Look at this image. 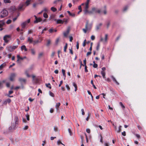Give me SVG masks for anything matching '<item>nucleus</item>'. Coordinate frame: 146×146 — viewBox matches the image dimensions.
Returning <instances> with one entry per match:
<instances>
[{"label": "nucleus", "mask_w": 146, "mask_h": 146, "mask_svg": "<svg viewBox=\"0 0 146 146\" xmlns=\"http://www.w3.org/2000/svg\"><path fill=\"white\" fill-rule=\"evenodd\" d=\"M90 12L91 14L94 13H98L100 14L101 13H103L104 15H106L107 14L106 6H104V8L102 9L101 10L94 7H92Z\"/></svg>", "instance_id": "nucleus-1"}, {"label": "nucleus", "mask_w": 146, "mask_h": 146, "mask_svg": "<svg viewBox=\"0 0 146 146\" xmlns=\"http://www.w3.org/2000/svg\"><path fill=\"white\" fill-rule=\"evenodd\" d=\"M92 27V24L89 23L88 21H87L85 25V28L83 29L82 30L85 33H86L87 31L90 30Z\"/></svg>", "instance_id": "nucleus-2"}, {"label": "nucleus", "mask_w": 146, "mask_h": 146, "mask_svg": "<svg viewBox=\"0 0 146 146\" xmlns=\"http://www.w3.org/2000/svg\"><path fill=\"white\" fill-rule=\"evenodd\" d=\"M8 14L7 11L5 9H3L1 12L0 17L1 18H3L7 16Z\"/></svg>", "instance_id": "nucleus-3"}, {"label": "nucleus", "mask_w": 146, "mask_h": 146, "mask_svg": "<svg viewBox=\"0 0 146 146\" xmlns=\"http://www.w3.org/2000/svg\"><path fill=\"white\" fill-rule=\"evenodd\" d=\"M11 38V36L10 35H6L5 36L3 37V40L6 43H7L9 41V40L8 39Z\"/></svg>", "instance_id": "nucleus-4"}, {"label": "nucleus", "mask_w": 146, "mask_h": 146, "mask_svg": "<svg viewBox=\"0 0 146 146\" xmlns=\"http://www.w3.org/2000/svg\"><path fill=\"white\" fill-rule=\"evenodd\" d=\"M34 16L35 19V20L34 21L35 23H37L42 21V19L40 17L37 18L36 15H34Z\"/></svg>", "instance_id": "nucleus-5"}, {"label": "nucleus", "mask_w": 146, "mask_h": 146, "mask_svg": "<svg viewBox=\"0 0 146 146\" xmlns=\"http://www.w3.org/2000/svg\"><path fill=\"white\" fill-rule=\"evenodd\" d=\"M32 76L33 82L36 84L38 82V80L37 78H36L35 76L34 75H33Z\"/></svg>", "instance_id": "nucleus-6"}, {"label": "nucleus", "mask_w": 146, "mask_h": 146, "mask_svg": "<svg viewBox=\"0 0 146 146\" xmlns=\"http://www.w3.org/2000/svg\"><path fill=\"white\" fill-rule=\"evenodd\" d=\"M16 76V74L14 73H12L11 74L10 77V80L11 81H13L14 80V79Z\"/></svg>", "instance_id": "nucleus-7"}, {"label": "nucleus", "mask_w": 146, "mask_h": 146, "mask_svg": "<svg viewBox=\"0 0 146 146\" xmlns=\"http://www.w3.org/2000/svg\"><path fill=\"white\" fill-rule=\"evenodd\" d=\"M27 41L30 44H33L34 41L33 38L32 37H28L27 38Z\"/></svg>", "instance_id": "nucleus-8"}, {"label": "nucleus", "mask_w": 146, "mask_h": 146, "mask_svg": "<svg viewBox=\"0 0 146 146\" xmlns=\"http://www.w3.org/2000/svg\"><path fill=\"white\" fill-rule=\"evenodd\" d=\"M70 30V27H68L66 31L64 32L63 33L64 35V36L66 37L68 35V34L69 31Z\"/></svg>", "instance_id": "nucleus-9"}, {"label": "nucleus", "mask_w": 146, "mask_h": 146, "mask_svg": "<svg viewBox=\"0 0 146 146\" xmlns=\"http://www.w3.org/2000/svg\"><path fill=\"white\" fill-rule=\"evenodd\" d=\"M90 1V0H87L86 2L85 3V6L84 7V9H88Z\"/></svg>", "instance_id": "nucleus-10"}, {"label": "nucleus", "mask_w": 146, "mask_h": 146, "mask_svg": "<svg viewBox=\"0 0 146 146\" xmlns=\"http://www.w3.org/2000/svg\"><path fill=\"white\" fill-rule=\"evenodd\" d=\"M7 49L10 52L13 51H14L13 48L12 46H8L6 47Z\"/></svg>", "instance_id": "nucleus-11"}, {"label": "nucleus", "mask_w": 146, "mask_h": 146, "mask_svg": "<svg viewBox=\"0 0 146 146\" xmlns=\"http://www.w3.org/2000/svg\"><path fill=\"white\" fill-rule=\"evenodd\" d=\"M17 58H18V59L17 60V62H19V60H23L24 59L26 58V57H25V56L23 57H22L20 56L19 55H17Z\"/></svg>", "instance_id": "nucleus-12"}, {"label": "nucleus", "mask_w": 146, "mask_h": 146, "mask_svg": "<svg viewBox=\"0 0 146 146\" xmlns=\"http://www.w3.org/2000/svg\"><path fill=\"white\" fill-rule=\"evenodd\" d=\"M19 119L18 117L17 116H15V125L16 126L17 125H18L19 123Z\"/></svg>", "instance_id": "nucleus-13"}, {"label": "nucleus", "mask_w": 146, "mask_h": 146, "mask_svg": "<svg viewBox=\"0 0 146 146\" xmlns=\"http://www.w3.org/2000/svg\"><path fill=\"white\" fill-rule=\"evenodd\" d=\"M27 24V21H25L23 23H22L21 24V26L22 27V28L23 29H24L25 28L26 25Z\"/></svg>", "instance_id": "nucleus-14"}, {"label": "nucleus", "mask_w": 146, "mask_h": 146, "mask_svg": "<svg viewBox=\"0 0 146 146\" xmlns=\"http://www.w3.org/2000/svg\"><path fill=\"white\" fill-rule=\"evenodd\" d=\"M24 4H20L18 7V10L19 11H20L22 9L23 7L24 6Z\"/></svg>", "instance_id": "nucleus-15"}, {"label": "nucleus", "mask_w": 146, "mask_h": 146, "mask_svg": "<svg viewBox=\"0 0 146 146\" xmlns=\"http://www.w3.org/2000/svg\"><path fill=\"white\" fill-rule=\"evenodd\" d=\"M21 50H24L25 51H27V49L26 48L25 45H24L21 46Z\"/></svg>", "instance_id": "nucleus-16"}, {"label": "nucleus", "mask_w": 146, "mask_h": 146, "mask_svg": "<svg viewBox=\"0 0 146 146\" xmlns=\"http://www.w3.org/2000/svg\"><path fill=\"white\" fill-rule=\"evenodd\" d=\"M64 21H63L61 19H58L56 21V23L58 24H63Z\"/></svg>", "instance_id": "nucleus-17"}, {"label": "nucleus", "mask_w": 146, "mask_h": 146, "mask_svg": "<svg viewBox=\"0 0 146 146\" xmlns=\"http://www.w3.org/2000/svg\"><path fill=\"white\" fill-rule=\"evenodd\" d=\"M60 105V103L59 102L57 103L56 105V108L57 111H58L59 110V107Z\"/></svg>", "instance_id": "nucleus-18"}, {"label": "nucleus", "mask_w": 146, "mask_h": 146, "mask_svg": "<svg viewBox=\"0 0 146 146\" xmlns=\"http://www.w3.org/2000/svg\"><path fill=\"white\" fill-rule=\"evenodd\" d=\"M111 78L112 79L113 81L115 82L116 84H117V85H119V83L117 82V81L116 80L115 78L113 76H112Z\"/></svg>", "instance_id": "nucleus-19"}, {"label": "nucleus", "mask_w": 146, "mask_h": 146, "mask_svg": "<svg viewBox=\"0 0 146 146\" xmlns=\"http://www.w3.org/2000/svg\"><path fill=\"white\" fill-rule=\"evenodd\" d=\"M84 14H86L87 13H88L90 14H91V13L90 12V11H89L88 9H84Z\"/></svg>", "instance_id": "nucleus-20"}, {"label": "nucleus", "mask_w": 146, "mask_h": 146, "mask_svg": "<svg viewBox=\"0 0 146 146\" xmlns=\"http://www.w3.org/2000/svg\"><path fill=\"white\" fill-rule=\"evenodd\" d=\"M19 80L21 82H25L26 81L25 79L21 78H19Z\"/></svg>", "instance_id": "nucleus-21"}, {"label": "nucleus", "mask_w": 146, "mask_h": 146, "mask_svg": "<svg viewBox=\"0 0 146 146\" xmlns=\"http://www.w3.org/2000/svg\"><path fill=\"white\" fill-rule=\"evenodd\" d=\"M62 72L63 74V75L64 76V80H65L66 77V74H65V71L64 70L62 69Z\"/></svg>", "instance_id": "nucleus-22"}, {"label": "nucleus", "mask_w": 146, "mask_h": 146, "mask_svg": "<svg viewBox=\"0 0 146 146\" xmlns=\"http://www.w3.org/2000/svg\"><path fill=\"white\" fill-rule=\"evenodd\" d=\"M101 74H102L103 78L104 79L106 78L105 77V73L104 71H102L101 72Z\"/></svg>", "instance_id": "nucleus-23"}, {"label": "nucleus", "mask_w": 146, "mask_h": 146, "mask_svg": "<svg viewBox=\"0 0 146 146\" xmlns=\"http://www.w3.org/2000/svg\"><path fill=\"white\" fill-rule=\"evenodd\" d=\"M68 13L69 14V15L71 16L74 17L75 16V14L74 13H71L69 11H67Z\"/></svg>", "instance_id": "nucleus-24"}, {"label": "nucleus", "mask_w": 146, "mask_h": 146, "mask_svg": "<svg viewBox=\"0 0 146 146\" xmlns=\"http://www.w3.org/2000/svg\"><path fill=\"white\" fill-rule=\"evenodd\" d=\"M102 24L101 23H100L98 25H97L96 27V29L97 30L99 29H100V27L102 25Z\"/></svg>", "instance_id": "nucleus-25"}, {"label": "nucleus", "mask_w": 146, "mask_h": 146, "mask_svg": "<svg viewBox=\"0 0 146 146\" xmlns=\"http://www.w3.org/2000/svg\"><path fill=\"white\" fill-rule=\"evenodd\" d=\"M41 41H39L38 40H34L33 41V45H35V44H37L39 42H41Z\"/></svg>", "instance_id": "nucleus-26"}, {"label": "nucleus", "mask_w": 146, "mask_h": 146, "mask_svg": "<svg viewBox=\"0 0 146 146\" xmlns=\"http://www.w3.org/2000/svg\"><path fill=\"white\" fill-rule=\"evenodd\" d=\"M68 44L67 43H66L65 45L64 46V52H66V50L67 48Z\"/></svg>", "instance_id": "nucleus-27"}, {"label": "nucleus", "mask_w": 146, "mask_h": 146, "mask_svg": "<svg viewBox=\"0 0 146 146\" xmlns=\"http://www.w3.org/2000/svg\"><path fill=\"white\" fill-rule=\"evenodd\" d=\"M51 10L54 12H56L57 11L56 9L54 7H51Z\"/></svg>", "instance_id": "nucleus-28"}, {"label": "nucleus", "mask_w": 146, "mask_h": 146, "mask_svg": "<svg viewBox=\"0 0 146 146\" xmlns=\"http://www.w3.org/2000/svg\"><path fill=\"white\" fill-rule=\"evenodd\" d=\"M44 54V53L43 52H41L40 53L38 54V58H40L42 56H43V55Z\"/></svg>", "instance_id": "nucleus-29"}, {"label": "nucleus", "mask_w": 146, "mask_h": 146, "mask_svg": "<svg viewBox=\"0 0 146 146\" xmlns=\"http://www.w3.org/2000/svg\"><path fill=\"white\" fill-rule=\"evenodd\" d=\"M31 51L32 54L33 55H35V49L33 48L31 49Z\"/></svg>", "instance_id": "nucleus-30"}, {"label": "nucleus", "mask_w": 146, "mask_h": 146, "mask_svg": "<svg viewBox=\"0 0 146 146\" xmlns=\"http://www.w3.org/2000/svg\"><path fill=\"white\" fill-rule=\"evenodd\" d=\"M93 62L94 63V64L93 65V67L94 68H96L98 67V64L96 63H95V62L94 61Z\"/></svg>", "instance_id": "nucleus-31"}, {"label": "nucleus", "mask_w": 146, "mask_h": 146, "mask_svg": "<svg viewBox=\"0 0 146 146\" xmlns=\"http://www.w3.org/2000/svg\"><path fill=\"white\" fill-rule=\"evenodd\" d=\"M121 125H120L119 127V129L117 131V133H119L121 132Z\"/></svg>", "instance_id": "nucleus-32"}, {"label": "nucleus", "mask_w": 146, "mask_h": 146, "mask_svg": "<svg viewBox=\"0 0 146 146\" xmlns=\"http://www.w3.org/2000/svg\"><path fill=\"white\" fill-rule=\"evenodd\" d=\"M100 46V44L99 42L98 43L96 47V49L97 50H98Z\"/></svg>", "instance_id": "nucleus-33"}, {"label": "nucleus", "mask_w": 146, "mask_h": 146, "mask_svg": "<svg viewBox=\"0 0 146 146\" xmlns=\"http://www.w3.org/2000/svg\"><path fill=\"white\" fill-rule=\"evenodd\" d=\"M31 0H27L25 2V4L27 5V6L28 5L30 4V3Z\"/></svg>", "instance_id": "nucleus-34"}, {"label": "nucleus", "mask_w": 146, "mask_h": 146, "mask_svg": "<svg viewBox=\"0 0 146 146\" xmlns=\"http://www.w3.org/2000/svg\"><path fill=\"white\" fill-rule=\"evenodd\" d=\"M3 1L5 3H10L11 2V1L10 0H3Z\"/></svg>", "instance_id": "nucleus-35"}, {"label": "nucleus", "mask_w": 146, "mask_h": 146, "mask_svg": "<svg viewBox=\"0 0 146 146\" xmlns=\"http://www.w3.org/2000/svg\"><path fill=\"white\" fill-rule=\"evenodd\" d=\"M43 17L44 18H47L48 17V15L46 13H44L43 14Z\"/></svg>", "instance_id": "nucleus-36"}, {"label": "nucleus", "mask_w": 146, "mask_h": 146, "mask_svg": "<svg viewBox=\"0 0 146 146\" xmlns=\"http://www.w3.org/2000/svg\"><path fill=\"white\" fill-rule=\"evenodd\" d=\"M91 84H92V85L93 86L94 88L95 89H97L96 87V86H95V85L93 83V81L92 80L91 81Z\"/></svg>", "instance_id": "nucleus-37"}, {"label": "nucleus", "mask_w": 146, "mask_h": 146, "mask_svg": "<svg viewBox=\"0 0 146 146\" xmlns=\"http://www.w3.org/2000/svg\"><path fill=\"white\" fill-rule=\"evenodd\" d=\"M108 35L107 34H106L105 35V38L104 39V41L106 42L108 40Z\"/></svg>", "instance_id": "nucleus-38"}, {"label": "nucleus", "mask_w": 146, "mask_h": 146, "mask_svg": "<svg viewBox=\"0 0 146 146\" xmlns=\"http://www.w3.org/2000/svg\"><path fill=\"white\" fill-rule=\"evenodd\" d=\"M80 138L81 139V143H83L84 141V137L82 135H80Z\"/></svg>", "instance_id": "nucleus-39"}, {"label": "nucleus", "mask_w": 146, "mask_h": 146, "mask_svg": "<svg viewBox=\"0 0 146 146\" xmlns=\"http://www.w3.org/2000/svg\"><path fill=\"white\" fill-rule=\"evenodd\" d=\"M12 46L14 50L15 49H17L18 47V45L16 46Z\"/></svg>", "instance_id": "nucleus-40"}, {"label": "nucleus", "mask_w": 146, "mask_h": 146, "mask_svg": "<svg viewBox=\"0 0 146 146\" xmlns=\"http://www.w3.org/2000/svg\"><path fill=\"white\" fill-rule=\"evenodd\" d=\"M86 40L85 39L83 42V43L82 44L83 46L84 47H85L86 45Z\"/></svg>", "instance_id": "nucleus-41"}, {"label": "nucleus", "mask_w": 146, "mask_h": 146, "mask_svg": "<svg viewBox=\"0 0 146 146\" xmlns=\"http://www.w3.org/2000/svg\"><path fill=\"white\" fill-rule=\"evenodd\" d=\"M49 94L52 97H54V94L50 91L49 92Z\"/></svg>", "instance_id": "nucleus-42"}, {"label": "nucleus", "mask_w": 146, "mask_h": 146, "mask_svg": "<svg viewBox=\"0 0 146 146\" xmlns=\"http://www.w3.org/2000/svg\"><path fill=\"white\" fill-rule=\"evenodd\" d=\"M46 86L47 87L49 88L50 89L51 88L50 83H49L47 84H46Z\"/></svg>", "instance_id": "nucleus-43"}, {"label": "nucleus", "mask_w": 146, "mask_h": 146, "mask_svg": "<svg viewBox=\"0 0 146 146\" xmlns=\"http://www.w3.org/2000/svg\"><path fill=\"white\" fill-rule=\"evenodd\" d=\"M119 104L123 109H124L125 108V106L123 105L122 102H120Z\"/></svg>", "instance_id": "nucleus-44"}, {"label": "nucleus", "mask_w": 146, "mask_h": 146, "mask_svg": "<svg viewBox=\"0 0 146 146\" xmlns=\"http://www.w3.org/2000/svg\"><path fill=\"white\" fill-rule=\"evenodd\" d=\"M6 101L7 103H10L11 101V100L9 98H8V99H7L6 100Z\"/></svg>", "instance_id": "nucleus-45"}, {"label": "nucleus", "mask_w": 146, "mask_h": 146, "mask_svg": "<svg viewBox=\"0 0 146 146\" xmlns=\"http://www.w3.org/2000/svg\"><path fill=\"white\" fill-rule=\"evenodd\" d=\"M5 24L4 22H2L1 23H0V28H2L3 27Z\"/></svg>", "instance_id": "nucleus-46"}, {"label": "nucleus", "mask_w": 146, "mask_h": 146, "mask_svg": "<svg viewBox=\"0 0 146 146\" xmlns=\"http://www.w3.org/2000/svg\"><path fill=\"white\" fill-rule=\"evenodd\" d=\"M68 130L69 133H70V135H72V133L71 129H68Z\"/></svg>", "instance_id": "nucleus-47"}, {"label": "nucleus", "mask_w": 146, "mask_h": 146, "mask_svg": "<svg viewBox=\"0 0 146 146\" xmlns=\"http://www.w3.org/2000/svg\"><path fill=\"white\" fill-rule=\"evenodd\" d=\"M50 40H47V44H46L47 46H48L50 44Z\"/></svg>", "instance_id": "nucleus-48"}, {"label": "nucleus", "mask_w": 146, "mask_h": 146, "mask_svg": "<svg viewBox=\"0 0 146 146\" xmlns=\"http://www.w3.org/2000/svg\"><path fill=\"white\" fill-rule=\"evenodd\" d=\"M19 14H18L17 17H15L13 19V21L14 22L17 20L18 17L19 16Z\"/></svg>", "instance_id": "nucleus-49"}, {"label": "nucleus", "mask_w": 146, "mask_h": 146, "mask_svg": "<svg viewBox=\"0 0 146 146\" xmlns=\"http://www.w3.org/2000/svg\"><path fill=\"white\" fill-rule=\"evenodd\" d=\"M110 25V21H108L107 23V29H108Z\"/></svg>", "instance_id": "nucleus-50"}, {"label": "nucleus", "mask_w": 146, "mask_h": 146, "mask_svg": "<svg viewBox=\"0 0 146 146\" xmlns=\"http://www.w3.org/2000/svg\"><path fill=\"white\" fill-rule=\"evenodd\" d=\"M85 66V71L86 72H88V70L87 69V66Z\"/></svg>", "instance_id": "nucleus-51"}, {"label": "nucleus", "mask_w": 146, "mask_h": 146, "mask_svg": "<svg viewBox=\"0 0 146 146\" xmlns=\"http://www.w3.org/2000/svg\"><path fill=\"white\" fill-rule=\"evenodd\" d=\"M128 7L127 6H125L123 9V11H126L128 9Z\"/></svg>", "instance_id": "nucleus-52"}, {"label": "nucleus", "mask_w": 146, "mask_h": 146, "mask_svg": "<svg viewBox=\"0 0 146 146\" xmlns=\"http://www.w3.org/2000/svg\"><path fill=\"white\" fill-rule=\"evenodd\" d=\"M69 50L70 51V53H71L72 54H73V51L72 50V48H71V49L69 48Z\"/></svg>", "instance_id": "nucleus-53"}, {"label": "nucleus", "mask_w": 146, "mask_h": 146, "mask_svg": "<svg viewBox=\"0 0 146 146\" xmlns=\"http://www.w3.org/2000/svg\"><path fill=\"white\" fill-rule=\"evenodd\" d=\"M29 128V126L28 125H26L25 127L23 128V130H26L27 129Z\"/></svg>", "instance_id": "nucleus-54"}, {"label": "nucleus", "mask_w": 146, "mask_h": 146, "mask_svg": "<svg viewBox=\"0 0 146 146\" xmlns=\"http://www.w3.org/2000/svg\"><path fill=\"white\" fill-rule=\"evenodd\" d=\"M92 53V52H90H90H88L87 53V54H86V56H88L89 55H91V54Z\"/></svg>", "instance_id": "nucleus-55"}, {"label": "nucleus", "mask_w": 146, "mask_h": 146, "mask_svg": "<svg viewBox=\"0 0 146 146\" xmlns=\"http://www.w3.org/2000/svg\"><path fill=\"white\" fill-rule=\"evenodd\" d=\"M26 117H27V120L28 121L30 119H29V115L27 114L26 115Z\"/></svg>", "instance_id": "nucleus-56"}, {"label": "nucleus", "mask_w": 146, "mask_h": 146, "mask_svg": "<svg viewBox=\"0 0 146 146\" xmlns=\"http://www.w3.org/2000/svg\"><path fill=\"white\" fill-rule=\"evenodd\" d=\"M54 130L56 132L58 131V128L57 127H56V126L54 127Z\"/></svg>", "instance_id": "nucleus-57"}, {"label": "nucleus", "mask_w": 146, "mask_h": 146, "mask_svg": "<svg viewBox=\"0 0 146 146\" xmlns=\"http://www.w3.org/2000/svg\"><path fill=\"white\" fill-rule=\"evenodd\" d=\"M11 22V20L9 19L7 21L6 23L7 24H10Z\"/></svg>", "instance_id": "nucleus-58"}, {"label": "nucleus", "mask_w": 146, "mask_h": 146, "mask_svg": "<svg viewBox=\"0 0 146 146\" xmlns=\"http://www.w3.org/2000/svg\"><path fill=\"white\" fill-rule=\"evenodd\" d=\"M76 48L77 49H78L79 48V44L78 42V41L77 42V44H76Z\"/></svg>", "instance_id": "nucleus-59"}, {"label": "nucleus", "mask_w": 146, "mask_h": 146, "mask_svg": "<svg viewBox=\"0 0 146 146\" xmlns=\"http://www.w3.org/2000/svg\"><path fill=\"white\" fill-rule=\"evenodd\" d=\"M78 9L80 10V12H81L82 11V9L81 5H79L78 7Z\"/></svg>", "instance_id": "nucleus-60"}, {"label": "nucleus", "mask_w": 146, "mask_h": 146, "mask_svg": "<svg viewBox=\"0 0 146 146\" xmlns=\"http://www.w3.org/2000/svg\"><path fill=\"white\" fill-rule=\"evenodd\" d=\"M33 32V31L32 30H29L28 32V34H30L32 33Z\"/></svg>", "instance_id": "nucleus-61"}, {"label": "nucleus", "mask_w": 146, "mask_h": 146, "mask_svg": "<svg viewBox=\"0 0 146 146\" xmlns=\"http://www.w3.org/2000/svg\"><path fill=\"white\" fill-rule=\"evenodd\" d=\"M95 37L94 36V35H92L91 36V39L92 40H94V39H95Z\"/></svg>", "instance_id": "nucleus-62"}, {"label": "nucleus", "mask_w": 146, "mask_h": 146, "mask_svg": "<svg viewBox=\"0 0 146 146\" xmlns=\"http://www.w3.org/2000/svg\"><path fill=\"white\" fill-rule=\"evenodd\" d=\"M66 86L67 89L68 90H69L70 88L69 86L68 85H66Z\"/></svg>", "instance_id": "nucleus-63"}, {"label": "nucleus", "mask_w": 146, "mask_h": 146, "mask_svg": "<svg viewBox=\"0 0 146 146\" xmlns=\"http://www.w3.org/2000/svg\"><path fill=\"white\" fill-rule=\"evenodd\" d=\"M53 31L54 30L52 28L50 29L49 30V32L50 33H52L53 32Z\"/></svg>", "instance_id": "nucleus-64"}]
</instances>
